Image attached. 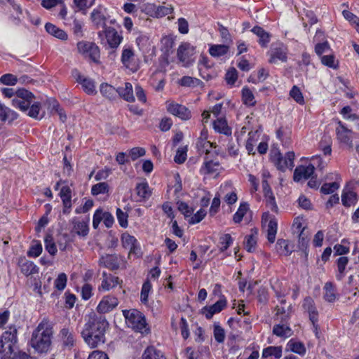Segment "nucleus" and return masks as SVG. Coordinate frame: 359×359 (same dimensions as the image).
<instances>
[{
  "mask_svg": "<svg viewBox=\"0 0 359 359\" xmlns=\"http://www.w3.org/2000/svg\"><path fill=\"white\" fill-rule=\"evenodd\" d=\"M219 167V163L215 161H205L204 166L201 168V170L204 173L212 174L218 171Z\"/></svg>",
  "mask_w": 359,
  "mask_h": 359,
  "instance_id": "c03bdc74",
  "label": "nucleus"
},
{
  "mask_svg": "<svg viewBox=\"0 0 359 359\" xmlns=\"http://www.w3.org/2000/svg\"><path fill=\"white\" fill-rule=\"evenodd\" d=\"M201 81L198 79L184 76L179 81L180 85L184 87H196L200 85Z\"/></svg>",
  "mask_w": 359,
  "mask_h": 359,
  "instance_id": "49530a36",
  "label": "nucleus"
},
{
  "mask_svg": "<svg viewBox=\"0 0 359 359\" xmlns=\"http://www.w3.org/2000/svg\"><path fill=\"white\" fill-rule=\"evenodd\" d=\"M135 54L133 50L130 48H124L121 55V62L128 69L133 72L137 71V66L134 62Z\"/></svg>",
  "mask_w": 359,
  "mask_h": 359,
  "instance_id": "dca6fc26",
  "label": "nucleus"
},
{
  "mask_svg": "<svg viewBox=\"0 0 359 359\" xmlns=\"http://www.w3.org/2000/svg\"><path fill=\"white\" fill-rule=\"evenodd\" d=\"M302 306L308 312L311 323L318 320V313L315 306L314 301L311 297H306L304 299Z\"/></svg>",
  "mask_w": 359,
  "mask_h": 359,
  "instance_id": "6ab92c4d",
  "label": "nucleus"
},
{
  "mask_svg": "<svg viewBox=\"0 0 359 359\" xmlns=\"http://www.w3.org/2000/svg\"><path fill=\"white\" fill-rule=\"evenodd\" d=\"M151 283L149 282V280H146L143 283L142 290H141L140 299H141L142 303L146 304L148 302L149 293L151 291Z\"/></svg>",
  "mask_w": 359,
  "mask_h": 359,
  "instance_id": "864d4df0",
  "label": "nucleus"
},
{
  "mask_svg": "<svg viewBox=\"0 0 359 359\" xmlns=\"http://www.w3.org/2000/svg\"><path fill=\"white\" fill-rule=\"evenodd\" d=\"M135 190L137 195L140 200L145 201L151 195V191L147 182L137 184L136 185Z\"/></svg>",
  "mask_w": 359,
  "mask_h": 359,
  "instance_id": "c756f323",
  "label": "nucleus"
},
{
  "mask_svg": "<svg viewBox=\"0 0 359 359\" xmlns=\"http://www.w3.org/2000/svg\"><path fill=\"white\" fill-rule=\"evenodd\" d=\"M249 210V205L246 202L241 203L240 206L236 211V212L233 215V220L235 223H240L245 215Z\"/></svg>",
  "mask_w": 359,
  "mask_h": 359,
  "instance_id": "a19ab883",
  "label": "nucleus"
},
{
  "mask_svg": "<svg viewBox=\"0 0 359 359\" xmlns=\"http://www.w3.org/2000/svg\"><path fill=\"white\" fill-rule=\"evenodd\" d=\"M348 262V259L346 257H341L337 260V267L339 273L337 274V278L341 280L344 276V272L346 266Z\"/></svg>",
  "mask_w": 359,
  "mask_h": 359,
  "instance_id": "5fc2aeb1",
  "label": "nucleus"
},
{
  "mask_svg": "<svg viewBox=\"0 0 359 359\" xmlns=\"http://www.w3.org/2000/svg\"><path fill=\"white\" fill-rule=\"evenodd\" d=\"M34 95L24 89L16 90V97L12 100L13 105L22 111H27L34 101Z\"/></svg>",
  "mask_w": 359,
  "mask_h": 359,
  "instance_id": "0eeeda50",
  "label": "nucleus"
},
{
  "mask_svg": "<svg viewBox=\"0 0 359 359\" xmlns=\"http://www.w3.org/2000/svg\"><path fill=\"white\" fill-rule=\"evenodd\" d=\"M67 282V276L65 273H61L58 275L57 278L55 280L54 285L55 287L62 291L63 290L66 285Z\"/></svg>",
  "mask_w": 359,
  "mask_h": 359,
  "instance_id": "6e6d98bb",
  "label": "nucleus"
},
{
  "mask_svg": "<svg viewBox=\"0 0 359 359\" xmlns=\"http://www.w3.org/2000/svg\"><path fill=\"white\" fill-rule=\"evenodd\" d=\"M290 95L294 99V100L299 104H304V99L300 89L297 86H294L290 91Z\"/></svg>",
  "mask_w": 359,
  "mask_h": 359,
  "instance_id": "603ef678",
  "label": "nucleus"
},
{
  "mask_svg": "<svg viewBox=\"0 0 359 359\" xmlns=\"http://www.w3.org/2000/svg\"><path fill=\"white\" fill-rule=\"evenodd\" d=\"M268 221L267 239L269 243H273L275 241L276 235L277 233L278 223L274 217H271L269 212H264L262 215V222L264 223Z\"/></svg>",
  "mask_w": 359,
  "mask_h": 359,
  "instance_id": "f8f14e48",
  "label": "nucleus"
},
{
  "mask_svg": "<svg viewBox=\"0 0 359 359\" xmlns=\"http://www.w3.org/2000/svg\"><path fill=\"white\" fill-rule=\"evenodd\" d=\"M53 334L52 323L47 318H43L32 332L31 346L38 353L48 352L51 345Z\"/></svg>",
  "mask_w": 359,
  "mask_h": 359,
  "instance_id": "f03ea898",
  "label": "nucleus"
},
{
  "mask_svg": "<svg viewBox=\"0 0 359 359\" xmlns=\"http://www.w3.org/2000/svg\"><path fill=\"white\" fill-rule=\"evenodd\" d=\"M18 351H15V345L0 341V359H13V355L17 354Z\"/></svg>",
  "mask_w": 359,
  "mask_h": 359,
  "instance_id": "393cba45",
  "label": "nucleus"
},
{
  "mask_svg": "<svg viewBox=\"0 0 359 359\" xmlns=\"http://www.w3.org/2000/svg\"><path fill=\"white\" fill-rule=\"evenodd\" d=\"M225 79L228 84L233 85L238 79L237 70L234 67L230 68L226 74Z\"/></svg>",
  "mask_w": 359,
  "mask_h": 359,
  "instance_id": "0e129e2a",
  "label": "nucleus"
},
{
  "mask_svg": "<svg viewBox=\"0 0 359 359\" xmlns=\"http://www.w3.org/2000/svg\"><path fill=\"white\" fill-rule=\"evenodd\" d=\"M119 304L117 297L113 295H106L102 297L97 306L99 313H107L113 311Z\"/></svg>",
  "mask_w": 359,
  "mask_h": 359,
  "instance_id": "1a4fd4ad",
  "label": "nucleus"
},
{
  "mask_svg": "<svg viewBox=\"0 0 359 359\" xmlns=\"http://www.w3.org/2000/svg\"><path fill=\"white\" fill-rule=\"evenodd\" d=\"M109 191V185L107 182H100L93 185L91 188V194L97 196L100 194L107 193Z\"/></svg>",
  "mask_w": 359,
  "mask_h": 359,
  "instance_id": "3c124183",
  "label": "nucleus"
},
{
  "mask_svg": "<svg viewBox=\"0 0 359 359\" xmlns=\"http://www.w3.org/2000/svg\"><path fill=\"white\" fill-rule=\"evenodd\" d=\"M271 177V175L269 172L264 169L262 171V188L264 194H271V189L270 187V185L268 182V179Z\"/></svg>",
  "mask_w": 359,
  "mask_h": 359,
  "instance_id": "8fccbe9b",
  "label": "nucleus"
},
{
  "mask_svg": "<svg viewBox=\"0 0 359 359\" xmlns=\"http://www.w3.org/2000/svg\"><path fill=\"white\" fill-rule=\"evenodd\" d=\"M219 32L220 33V36L224 43H231L232 39L231 37V34L226 27L223 26L221 24H219Z\"/></svg>",
  "mask_w": 359,
  "mask_h": 359,
  "instance_id": "338daca9",
  "label": "nucleus"
},
{
  "mask_svg": "<svg viewBox=\"0 0 359 359\" xmlns=\"http://www.w3.org/2000/svg\"><path fill=\"white\" fill-rule=\"evenodd\" d=\"M213 128L215 131L226 136L231 135V128L229 127L226 119L220 118L213 122Z\"/></svg>",
  "mask_w": 359,
  "mask_h": 359,
  "instance_id": "bb28decb",
  "label": "nucleus"
},
{
  "mask_svg": "<svg viewBox=\"0 0 359 359\" xmlns=\"http://www.w3.org/2000/svg\"><path fill=\"white\" fill-rule=\"evenodd\" d=\"M121 243L123 248L129 249L131 246L137 243V240L128 233H123L121 236Z\"/></svg>",
  "mask_w": 359,
  "mask_h": 359,
  "instance_id": "13d9d810",
  "label": "nucleus"
},
{
  "mask_svg": "<svg viewBox=\"0 0 359 359\" xmlns=\"http://www.w3.org/2000/svg\"><path fill=\"white\" fill-rule=\"evenodd\" d=\"M100 93L105 97L113 100L116 97L117 95V88L114 86L107 83H103L100 85Z\"/></svg>",
  "mask_w": 359,
  "mask_h": 359,
  "instance_id": "72a5a7b5",
  "label": "nucleus"
},
{
  "mask_svg": "<svg viewBox=\"0 0 359 359\" xmlns=\"http://www.w3.org/2000/svg\"><path fill=\"white\" fill-rule=\"evenodd\" d=\"M107 9L103 6H98L94 9L91 13V19L95 25L99 27H102L103 29L107 27L106 20H107Z\"/></svg>",
  "mask_w": 359,
  "mask_h": 359,
  "instance_id": "2eb2a0df",
  "label": "nucleus"
},
{
  "mask_svg": "<svg viewBox=\"0 0 359 359\" xmlns=\"http://www.w3.org/2000/svg\"><path fill=\"white\" fill-rule=\"evenodd\" d=\"M214 337L218 343H222L225 339L224 330L219 325H214Z\"/></svg>",
  "mask_w": 359,
  "mask_h": 359,
  "instance_id": "052dcab7",
  "label": "nucleus"
},
{
  "mask_svg": "<svg viewBox=\"0 0 359 359\" xmlns=\"http://www.w3.org/2000/svg\"><path fill=\"white\" fill-rule=\"evenodd\" d=\"M102 32L104 33L107 43L111 48H116L122 41V37L116 29L111 27H107Z\"/></svg>",
  "mask_w": 359,
  "mask_h": 359,
  "instance_id": "4468645a",
  "label": "nucleus"
},
{
  "mask_svg": "<svg viewBox=\"0 0 359 359\" xmlns=\"http://www.w3.org/2000/svg\"><path fill=\"white\" fill-rule=\"evenodd\" d=\"M276 247L277 251L280 255H289L292 252V249L289 246V241L287 240L278 239Z\"/></svg>",
  "mask_w": 359,
  "mask_h": 359,
  "instance_id": "79ce46f5",
  "label": "nucleus"
},
{
  "mask_svg": "<svg viewBox=\"0 0 359 359\" xmlns=\"http://www.w3.org/2000/svg\"><path fill=\"white\" fill-rule=\"evenodd\" d=\"M44 243L46 250L50 253V255L53 256L55 255L57 252V250L52 235L47 234L44 238Z\"/></svg>",
  "mask_w": 359,
  "mask_h": 359,
  "instance_id": "de8ad7c7",
  "label": "nucleus"
},
{
  "mask_svg": "<svg viewBox=\"0 0 359 359\" xmlns=\"http://www.w3.org/2000/svg\"><path fill=\"white\" fill-rule=\"evenodd\" d=\"M339 188V184L337 182L325 183L320 188V191L324 194H332Z\"/></svg>",
  "mask_w": 359,
  "mask_h": 359,
  "instance_id": "bf43d9fd",
  "label": "nucleus"
},
{
  "mask_svg": "<svg viewBox=\"0 0 359 359\" xmlns=\"http://www.w3.org/2000/svg\"><path fill=\"white\" fill-rule=\"evenodd\" d=\"M323 297L328 302H334L337 299L336 289L331 282H327L323 287Z\"/></svg>",
  "mask_w": 359,
  "mask_h": 359,
  "instance_id": "2f4dec72",
  "label": "nucleus"
},
{
  "mask_svg": "<svg viewBox=\"0 0 359 359\" xmlns=\"http://www.w3.org/2000/svg\"><path fill=\"white\" fill-rule=\"evenodd\" d=\"M40 109H41V104L39 102H36L32 103V104L29 107V109L27 110L28 113L27 115L32 118H36V119H41L43 115H40Z\"/></svg>",
  "mask_w": 359,
  "mask_h": 359,
  "instance_id": "09e8293b",
  "label": "nucleus"
},
{
  "mask_svg": "<svg viewBox=\"0 0 359 359\" xmlns=\"http://www.w3.org/2000/svg\"><path fill=\"white\" fill-rule=\"evenodd\" d=\"M290 350L300 355H304L306 353V348L304 344L300 341L290 340L288 343Z\"/></svg>",
  "mask_w": 359,
  "mask_h": 359,
  "instance_id": "a18cd8bd",
  "label": "nucleus"
},
{
  "mask_svg": "<svg viewBox=\"0 0 359 359\" xmlns=\"http://www.w3.org/2000/svg\"><path fill=\"white\" fill-rule=\"evenodd\" d=\"M336 133L338 140L343 143L348 144L351 141V130L348 129L341 121H338Z\"/></svg>",
  "mask_w": 359,
  "mask_h": 359,
  "instance_id": "412c9836",
  "label": "nucleus"
},
{
  "mask_svg": "<svg viewBox=\"0 0 359 359\" xmlns=\"http://www.w3.org/2000/svg\"><path fill=\"white\" fill-rule=\"evenodd\" d=\"M18 266L20 268L21 272L26 276L35 274L39 272L38 266L32 262L29 261L25 258H20L19 259Z\"/></svg>",
  "mask_w": 359,
  "mask_h": 359,
  "instance_id": "aec40b11",
  "label": "nucleus"
},
{
  "mask_svg": "<svg viewBox=\"0 0 359 359\" xmlns=\"http://www.w3.org/2000/svg\"><path fill=\"white\" fill-rule=\"evenodd\" d=\"M18 82L17 77L11 74H6L0 77V83L7 85L13 86Z\"/></svg>",
  "mask_w": 359,
  "mask_h": 359,
  "instance_id": "680f3d73",
  "label": "nucleus"
},
{
  "mask_svg": "<svg viewBox=\"0 0 359 359\" xmlns=\"http://www.w3.org/2000/svg\"><path fill=\"white\" fill-rule=\"evenodd\" d=\"M294 153L293 151H288L283 156L280 153H278L273 157V161L276 168L281 170L285 171L289 168L292 170L294 167Z\"/></svg>",
  "mask_w": 359,
  "mask_h": 359,
  "instance_id": "6e6552de",
  "label": "nucleus"
},
{
  "mask_svg": "<svg viewBox=\"0 0 359 359\" xmlns=\"http://www.w3.org/2000/svg\"><path fill=\"white\" fill-rule=\"evenodd\" d=\"M273 333L278 337L287 338L292 334V331L287 322L280 320V323L273 326Z\"/></svg>",
  "mask_w": 359,
  "mask_h": 359,
  "instance_id": "b1692460",
  "label": "nucleus"
},
{
  "mask_svg": "<svg viewBox=\"0 0 359 359\" xmlns=\"http://www.w3.org/2000/svg\"><path fill=\"white\" fill-rule=\"evenodd\" d=\"M270 356H274L279 359L282 356V348L280 346H269L264 348L262 351V358H266Z\"/></svg>",
  "mask_w": 359,
  "mask_h": 359,
  "instance_id": "e433bc0d",
  "label": "nucleus"
},
{
  "mask_svg": "<svg viewBox=\"0 0 359 359\" xmlns=\"http://www.w3.org/2000/svg\"><path fill=\"white\" fill-rule=\"evenodd\" d=\"M128 326L134 331L142 334H148L149 328L144 316L138 310L130 309L123 311Z\"/></svg>",
  "mask_w": 359,
  "mask_h": 359,
  "instance_id": "7ed1b4c3",
  "label": "nucleus"
},
{
  "mask_svg": "<svg viewBox=\"0 0 359 359\" xmlns=\"http://www.w3.org/2000/svg\"><path fill=\"white\" fill-rule=\"evenodd\" d=\"M72 75L76 79V81L81 85L83 90L87 94L95 95L97 93L95 82L93 79L81 75L77 69L72 71Z\"/></svg>",
  "mask_w": 359,
  "mask_h": 359,
  "instance_id": "9d476101",
  "label": "nucleus"
},
{
  "mask_svg": "<svg viewBox=\"0 0 359 359\" xmlns=\"http://www.w3.org/2000/svg\"><path fill=\"white\" fill-rule=\"evenodd\" d=\"M88 224L84 221L74 222V231L76 234L81 236H86L88 233Z\"/></svg>",
  "mask_w": 359,
  "mask_h": 359,
  "instance_id": "37998d69",
  "label": "nucleus"
},
{
  "mask_svg": "<svg viewBox=\"0 0 359 359\" xmlns=\"http://www.w3.org/2000/svg\"><path fill=\"white\" fill-rule=\"evenodd\" d=\"M117 94L128 102H135V99L133 95V86L130 83L126 82L124 87H118L117 88Z\"/></svg>",
  "mask_w": 359,
  "mask_h": 359,
  "instance_id": "4be33fe9",
  "label": "nucleus"
},
{
  "mask_svg": "<svg viewBox=\"0 0 359 359\" xmlns=\"http://www.w3.org/2000/svg\"><path fill=\"white\" fill-rule=\"evenodd\" d=\"M242 100L248 106H254L256 104L255 97L248 87H244L242 90Z\"/></svg>",
  "mask_w": 359,
  "mask_h": 359,
  "instance_id": "ea45409f",
  "label": "nucleus"
},
{
  "mask_svg": "<svg viewBox=\"0 0 359 359\" xmlns=\"http://www.w3.org/2000/svg\"><path fill=\"white\" fill-rule=\"evenodd\" d=\"M229 50L228 44H217L212 45L209 49V53L213 57L223 56Z\"/></svg>",
  "mask_w": 359,
  "mask_h": 359,
  "instance_id": "f704fd0d",
  "label": "nucleus"
},
{
  "mask_svg": "<svg viewBox=\"0 0 359 359\" xmlns=\"http://www.w3.org/2000/svg\"><path fill=\"white\" fill-rule=\"evenodd\" d=\"M0 341L4 343L15 345L18 341L17 330L15 327H10L8 330L5 331L2 334Z\"/></svg>",
  "mask_w": 359,
  "mask_h": 359,
  "instance_id": "7c9ffc66",
  "label": "nucleus"
},
{
  "mask_svg": "<svg viewBox=\"0 0 359 359\" xmlns=\"http://www.w3.org/2000/svg\"><path fill=\"white\" fill-rule=\"evenodd\" d=\"M313 163L309 164L307 166L300 165L296 168L294 172V180L299 182L302 179H309L314 172V164L318 163V167L323 169L321 166V158L318 156H313L311 158Z\"/></svg>",
  "mask_w": 359,
  "mask_h": 359,
  "instance_id": "423d86ee",
  "label": "nucleus"
},
{
  "mask_svg": "<svg viewBox=\"0 0 359 359\" xmlns=\"http://www.w3.org/2000/svg\"><path fill=\"white\" fill-rule=\"evenodd\" d=\"M142 359H165V358L160 351L150 346L144 351Z\"/></svg>",
  "mask_w": 359,
  "mask_h": 359,
  "instance_id": "4c0bfd02",
  "label": "nucleus"
},
{
  "mask_svg": "<svg viewBox=\"0 0 359 359\" xmlns=\"http://www.w3.org/2000/svg\"><path fill=\"white\" fill-rule=\"evenodd\" d=\"M60 336L65 347L70 348L74 346L75 337L74 333L70 331L69 328H62L60 332Z\"/></svg>",
  "mask_w": 359,
  "mask_h": 359,
  "instance_id": "a878e982",
  "label": "nucleus"
},
{
  "mask_svg": "<svg viewBox=\"0 0 359 359\" xmlns=\"http://www.w3.org/2000/svg\"><path fill=\"white\" fill-rule=\"evenodd\" d=\"M108 323L104 318H94L88 321L81 332L84 341L91 348L105 342V332Z\"/></svg>",
  "mask_w": 359,
  "mask_h": 359,
  "instance_id": "f257e3e1",
  "label": "nucleus"
},
{
  "mask_svg": "<svg viewBox=\"0 0 359 359\" xmlns=\"http://www.w3.org/2000/svg\"><path fill=\"white\" fill-rule=\"evenodd\" d=\"M334 60L335 57L333 55H323L320 58L323 65L335 69L337 68V65H335Z\"/></svg>",
  "mask_w": 359,
  "mask_h": 359,
  "instance_id": "69168bd1",
  "label": "nucleus"
},
{
  "mask_svg": "<svg viewBox=\"0 0 359 359\" xmlns=\"http://www.w3.org/2000/svg\"><path fill=\"white\" fill-rule=\"evenodd\" d=\"M257 230L252 229H251L250 234L245 236L243 243L245 249L248 252H252L255 250L257 244Z\"/></svg>",
  "mask_w": 359,
  "mask_h": 359,
  "instance_id": "473e14b6",
  "label": "nucleus"
},
{
  "mask_svg": "<svg viewBox=\"0 0 359 359\" xmlns=\"http://www.w3.org/2000/svg\"><path fill=\"white\" fill-rule=\"evenodd\" d=\"M309 244V238L307 236L304 234V232H300L299 233V239H298V245L299 248L301 250L304 251L307 256V248Z\"/></svg>",
  "mask_w": 359,
  "mask_h": 359,
  "instance_id": "e2e57ef3",
  "label": "nucleus"
},
{
  "mask_svg": "<svg viewBox=\"0 0 359 359\" xmlns=\"http://www.w3.org/2000/svg\"><path fill=\"white\" fill-rule=\"evenodd\" d=\"M194 47L188 43H182L177 49V57L180 61L187 65L189 57L193 55Z\"/></svg>",
  "mask_w": 359,
  "mask_h": 359,
  "instance_id": "a211bd4d",
  "label": "nucleus"
},
{
  "mask_svg": "<svg viewBox=\"0 0 359 359\" xmlns=\"http://www.w3.org/2000/svg\"><path fill=\"white\" fill-rule=\"evenodd\" d=\"M146 151L142 147H134L129 151V156L133 161L145 155Z\"/></svg>",
  "mask_w": 359,
  "mask_h": 359,
  "instance_id": "774afa93",
  "label": "nucleus"
},
{
  "mask_svg": "<svg viewBox=\"0 0 359 359\" xmlns=\"http://www.w3.org/2000/svg\"><path fill=\"white\" fill-rule=\"evenodd\" d=\"M99 264L111 270L119 268L118 257L116 255H102L99 259Z\"/></svg>",
  "mask_w": 359,
  "mask_h": 359,
  "instance_id": "f3484780",
  "label": "nucleus"
},
{
  "mask_svg": "<svg viewBox=\"0 0 359 359\" xmlns=\"http://www.w3.org/2000/svg\"><path fill=\"white\" fill-rule=\"evenodd\" d=\"M342 204L346 207H350L357 202V195L353 191H344L341 195Z\"/></svg>",
  "mask_w": 359,
  "mask_h": 359,
  "instance_id": "58836bf2",
  "label": "nucleus"
},
{
  "mask_svg": "<svg viewBox=\"0 0 359 359\" xmlns=\"http://www.w3.org/2000/svg\"><path fill=\"white\" fill-rule=\"evenodd\" d=\"M45 28L46 32L50 35L61 39L66 40L67 39V34L65 31L58 28L55 25L51 23H46L45 25Z\"/></svg>",
  "mask_w": 359,
  "mask_h": 359,
  "instance_id": "c85d7f7f",
  "label": "nucleus"
},
{
  "mask_svg": "<svg viewBox=\"0 0 359 359\" xmlns=\"http://www.w3.org/2000/svg\"><path fill=\"white\" fill-rule=\"evenodd\" d=\"M269 62L276 64L278 62H286L287 61L288 48L286 45L280 41H276L271 43L269 50Z\"/></svg>",
  "mask_w": 359,
  "mask_h": 359,
  "instance_id": "20e7f679",
  "label": "nucleus"
},
{
  "mask_svg": "<svg viewBox=\"0 0 359 359\" xmlns=\"http://www.w3.org/2000/svg\"><path fill=\"white\" fill-rule=\"evenodd\" d=\"M122 281L117 276H109L102 281L99 290L108 291L116 285L121 284Z\"/></svg>",
  "mask_w": 359,
  "mask_h": 359,
  "instance_id": "cd10ccee",
  "label": "nucleus"
},
{
  "mask_svg": "<svg viewBox=\"0 0 359 359\" xmlns=\"http://www.w3.org/2000/svg\"><path fill=\"white\" fill-rule=\"evenodd\" d=\"M167 110L171 114L177 116L182 120H189L191 117V111L184 105L175 102L170 103L167 107Z\"/></svg>",
  "mask_w": 359,
  "mask_h": 359,
  "instance_id": "9b49d317",
  "label": "nucleus"
},
{
  "mask_svg": "<svg viewBox=\"0 0 359 359\" xmlns=\"http://www.w3.org/2000/svg\"><path fill=\"white\" fill-rule=\"evenodd\" d=\"M251 31L259 37V44L263 48L267 47L271 40V34L259 26L254 27Z\"/></svg>",
  "mask_w": 359,
  "mask_h": 359,
  "instance_id": "5701e85b",
  "label": "nucleus"
},
{
  "mask_svg": "<svg viewBox=\"0 0 359 359\" xmlns=\"http://www.w3.org/2000/svg\"><path fill=\"white\" fill-rule=\"evenodd\" d=\"M276 316L278 317V319L283 322H287L290 318V313L292 306L290 305L286 309L283 306H276Z\"/></svg>",
  "mask_w": 359,
  "mask_h": 359,
  "instance_id": "c9c22d12",
  "label": "nucleus"
},
{
  "mask_svg": "<svg viewBox=\"0 0 359 359\" xmlns=\"http://www.w3.org/2000/svg\"><path fill=\"white\" fill-rule=\"evenodd\" d=\"M77 49L79 53L88 57L96 64H100V51L99 47L95 43L88 41H80L77 43Z\"/></svg>",
  "mask_w": 359,
  "mask_h": 359,
  "instance_id": "39448f33",
  "label": "nucleus"
},
{
  "mask_svg": "<svg viewBox=\"0 0 359 359\" xmlns=\"http://www.w3.org/2000/svg\"><path fill=\"white\" fill-rule=\"evenodd\" d=\"M233 243V238L230 234L226 233L222 236L219 238V250L221 252L226 250Z\"/></svg>",
  "mask_w": 359,
  "mask_h": 359,
  "instance_id": "4d7b16f0",
  "label": "nucleus"
},
{
  "mask_svg": "<svg viewBox=\"0 0 359 359\" xmlns=\"http://www.w3.org/2000/svg\"><path fill=\"white\" fill-rule=\"evenodd\" d=\"M226 299L222 296L218 301L213 305L210 306H205L202 309V313L205 316L206 318L210 319L215 313L222 311L226 306Z\"/></svg>",
  "mask_w": 359,
  "mask_h": 359,
  "instance_id": "ddd939ff",
  "label": "nucleus"
}]
</instances>
